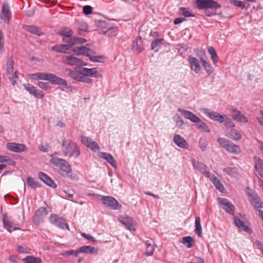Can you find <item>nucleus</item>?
Returning <instances> with one entry per match:
<instances>
[{
  "instance_id": "obj_1",
  "label": "nucleus",
  "mask_w": 263,
  "mask_h": 263,
  "mask_svg": "<svg viewBox=\"0 0 263 263\" xmlns=\"http://www.w3.org/2000/svg\"><path fill=\"white\" fill-rule=\"evenodd\" d=\"M86 41L84 38L74 35L72 31L67 28V53H68V50L72 51L78 55H83L89 57L92 62H100L103 57L94 55L95 52L86 46H77L72 48L74 46L81 45Z\"/></svg>"
},
{
  "instance_id": "obj_2",
  "label": "nucleus",
  "mask_w": 263,
  "mask_h": 263,
  "mask_svg": "<svg viewBox=\"0 0 263 263\" xmlns=\"http://www.w3.org/2000/svg\"><path fill=\"white\" fill-rule=\"evenodd\" d=\"M69 76L72 79L79 81L81 79V74L90 75L91 77L101 78V75L97 70L96 68H87L83 67H77L74 70H68Z\"/></svg>"
},
{
  "instance_id": "obj_3",
  "label": "nucleus",
  "mask_w": 263,
  "mask_h": 263,
  "mask_svg": "<svg viewBox=\"0 0 263 263\" xmlns=\"http://www.w3.org/2000/svg\"><path fill=\"white\" fill-rule=\"evenodd\" d=\"M217 142L222 147L224 148L229 153L238 154L241 152L239 146L234 144L228 139L223 138H218Z\"/></svg>"
},
{
  "instance_id": "obj_4",
  "label": "nucleus",
  "mask_w": 263,
  "mask_h": 263,
  "mask_svg": "<svg viewBox=\"0 0 263 263\" xmlns=\"http://www.w3.org/2000/svg\"><path fill=\"white\" fill-rule=\"evenodd\" d=\"M40 78L41 80L48 81L53 85H61L66 86V81L57 77L53 73L40 72Z\"/></svg>"
},
{
  "instance_id": "obj_5",
  "label": "nucleus",
  "mask_w": 263,
  "mask_h": 263,
  "mask_svg": "<svg viewBox=\"0 0 263 263\" xmlns=\"http://www.w3.org/2000/svg\"><path fill=\"white\" fill-rule=\"evenodd\" d=\"M14 61L11 58L7 60L6 63L7 66V74L9 80L11 82L12 85H15L16 83V80L18 79V72L17 71H14L13 66L14 65Z\"/></svg>"
},
{
  "instance_id": "obj_6",
  "label": "nucleus",
  "mask_w": 263,
  "mask_h": 263,
  "mask_svg": "<svg viewBox=\"0 0 263 263\" xmlns=\"http://www.w3.org/2000/svg\"><path fill=\"white\" fill-rule=\"evenodd\" d=\"M196 4L199 9H211L216 10L221 6L214 0H196Z\"/></svg>"
},
{
  "instance_id": "obj_7",
  "label": "nucleus",
  "mask_w": 263,
  "mask_h": 263,
  "mask_svg": "<svg viewBox=\"0 0 263 263\" xmlns=\"http://www.w3.org/2000/svg\"><path fill=\"white\" fill-rule=\"evenodd\" d=\"M3 223L4 228L9 232L20 229V227L22 226L21 223L14 222L12 220L11 217L8 216L6 214H3Z\"/></svg>"
},
{
  "instance_id": "obj_8",
  "label": "nucleus",
  "mask_w": 263,
  "mask_h": 263,
  "mask_svg": "<svg viewBox=\"0 0 263 263\" xmlns=\"http://www.w3.org/2000/svg\"><path fill=\"white\" fill-rule=\"evenodd\" d=\"M102 203L110 209L116 210L121 208V205L111 196H103L101 198Z\"/></svg>"
},
{
  "instance_id": "obj_9",
  "label": "nucleus",
  "mask_w": 263,
  "mask_h": 263,
  "mask_svg": "<svg viewBox=\"0 0 263 263\" xmlns=\"http://www.w3.org/2000/svg\"><path fill=\"white\" fill-rule=\"evenodd\" d=\"M67 145V156L69 157H74L78 158L80 155V150L76 144L71 141H68Z\"/></svg>"
},
{
  "instance_id": "obj_10",
  "label": "nucleus",
  "mask_w": 263,
  "mask_h": 263,
  "mask_svg": "<svg viewBox=\"0 0 263 263\" xmlns=\"http://www.w3.org/2000/svg\"><path fill=\"white\" fill-rule=\"evenodd\" d=\"M218 202L226 212L232 215H234L235 206L228 199L219 198Z\"/></svg>"
},
{
  "instance_id": "obj_11",
  "label": "nucleus",
  "mask_w": 263,
  "mask_h": 263,
  "mask_svg": "<svg viewBox=\"0 0 263 263\" xmlns=\"http://www.w3.org/2000/svg\"><path fill=\"white\" fill-rule=\"evenodd\" d=\"M57 154L55 153L54 154L50 155L49 156L52 157L50 162V163L57 167L59 168L63 171H66V160L65 159L54 157V155Z\"/></svg>"
},
{
  "instance_id": "obj_12",
  "label": "nucleus",
  "mask_w": 263,
  "mask_h": 263,
  "mask_svg": "<svg viewBox=\"0 0 263 263\" xmlns=\"http://www.w3.org/2000/svg\"><path fill=\"white\" fill-rule=\"evenodd\" d=\"M25 89L31 95H33L35 98L38 99H42L44 97V93L41 91H37L35 87L30 84H26L23 85Z\"/></svg>"
},
{
  "instance_id": "obj_13",
  "label": "nucleus",
  "mask_w": 263,
  "mask_h": 263,
  "mask_svg": "<svg viewBox=\"0 0 263 263\" xmlns=\"http://www.w3.org/2000/svg\"><path fill=\"white\" fill-rule=\"evenodd\" d=\"M230 110L232 114V117L234 120H236L238 122H248L247 118L236 108L232 107L230 109Z\"/></svg>"
},
{
  "instance_id": "obj_14",
  "label": "nucleus",
  "mask_w": 263,
  "mask_h": 263,
  "mask_svg": "<svg viewBox=\"0 0 263 263\" xmlns=\"http://www.w3.org/2000/svg\"><path fill=\"white\" fill-rule=\"evenodd\" d=\"M7 148L15 153H21L27 149L26 146L24 144L10 142L7 144Z\"/></svg>"
},
{
  "instance_id": "obj_15",
  "label": "nucleus",
  "mask_w": 263,
  "mask_h": 263,
  "mask_svg": "<svg viewBox=\"0 0 263 263\" xmlns=\"http://www.w3.org/2000/svg\"><path fill=\"white\" fill-rule=\"evenodd\" d=\"M178 111L180 112L185 118L190 120L192 122L198 123V122L200 121V119L196 115L190 111L181 108H178Z\"/></svg>"
},
{
  "instance_id": "obj_16",
  "label": "nucleus",
  "mask_w": 263,
  "mask_h": 263,
  "mask_svg": "<svg viewBox=\"0 0 263 263\" xmlns=\"http://www.w3.org/2000/svg\"><path fill=\"white\" fill-rule=\"evenodd\" d=\"M178 111L180 112L185 118L190 120L192 122L198 123V122L200 121V119L196 115L190 111L181 108H178Z\"/></svg>"
},
{
  "instance_id": "obj_17",
  "label": "nucleus",
  "mask_w": 263,
  "mask_h": 263,
  "mask_svg": "<svg viewBox=\"0 0 263 263\" xmlns=\"http://www.w3.org/2000/svg\"><path fill=\"white\" fill-rule=\"evenodd\" d=\"M49 221L51 223L56 225L62 229H64L66 227L65 219L59 217L57 215H51L49 218Z\"/></svg>"
},
{
  "instance_id": "obj_18",
  "label": "nucleus",
  "mask_w": 263,
  "mask_h": 263,
  "mask_svg": "<svg viewBox=\"0 0 263 263\" xmlns=\"http://www.w3.org/2000/svg\"><path fill=\"white\" fill-rule=\"evenodd\" d=\"M48 214L46 208L41 207L35 213L33 220L36 224H39Z\"/></svg>"
},
{
  "instance_id": "obj_19",
  "label": "nucleus",
  "mask_w": 263,
  "mask_h": 263,
  "mask_svg": "<svg viewBox=\"0 0 263 263\" xmlns=\"http://www.w3.org/2000/svg\"><path fill=\"white\" fill-rule=\"evenodd\" d=\"M11 16V12L7 3H4L2 6L1 18L5 23H9Z\"/></svg>"
},
{
  "instance_id": "obj_20",
  "label": "nucleus",
  "mask_w": 263,
  "mask_h": 263,
  "mask_svg": "<svg viewBox=\"0 0 263 263\" xmlns=\"http://www.w3.org/2000/svg\"><path fill=\"white\" fill-rule=\"evenodd\" d=\"M188 62L190 64L191 68L196 73H198L201 70V66L199 60L191 55L188 57Z\"/></svg>"
},
{
  "instance_id": "obj_21",
  "label": "nucleus",
  "mask_w": 263,
  "mask_h": 263,
  "mask_svg": "<svg viewBox=\"0 0 263 263\" xmlns=\"http://www.w3.org/2000/svg\"><path fill=\"white\" fill-rule=\"evenodd\" d=\"M67 65H75L79 67L82 65H86L87 63L73 55H67Z\"/></svg>"
},
{
  "instance_id": "obj_22",
  "label": "nucleus",
  "mask_w": 263,
  "mask_h": 263,
  "mask_svg": "<svg viewBox=\"0 0 263 263\" xmlns=\"http://www.w3.org/2000/svg\"><path fill=\"white\" fill-rule=\"evenodd\" d=\"M250 200L252 205L258 211V209L261 207L262 202L259 197L255 193H249Z\"/></svg>"
},
{
  "instance_id": "obj_23",
  "label": "nucleus",
  "mask_w": 263,
  "mask_h": 263,
  "mask_svg": "<svg viewBox=\"0 0 263 263\" xmlns=\"http://www.w3.org/2000/svg\"><path fill=\"white\" fill-rule=\"evenodd\" d=\"M204 113L211 119L222 123L224 120V115H220L217 112L210 111L208 109H205Z\"/></svg>"
},
{
  "instance_id": "obj_24",
  "label": "nucleus",
  "mask_w": 263,
  "mask_h": 263,
  "mask_svg": "<svg viewBox=\"0 0 263 263\" xmlns=\"http://www.w3.org/2000/svg\"><path fill=\"white\" fill-rule=\"evenodd\" d=\"M100 158H102L106 160L112 167L116 168L117 167V163L115 158L112 155L107 153H100L98 154Z\"/></svg>"
},
{
  "instance_id": "obj_25",
  "label": "nucleus",
  "mask_w": 263,
  "mask_h": 263,
  "mask_svg": "<svg viewBox=\"0 0 263 263\" xmlns=\"http://www.w3.org/2000/svg\"><path fill=\"white\" fill-rule=\"evenodd\" d=\"M132 49L134 51L138 53L142 52L144 50L143 43L141 36H138L133 42Z\"/></svg>"
},
{
  "instance_id": "obj_26",
  "label": "nucleus",
  "mask_w": 263,
  "mask_h": 263,
  "mask_svg": "<svg viewBox=\"0 0 263 263\" xmlns=\"http://www.w3.org/2000/svg\"><path fill=\"white\" fill-rule=\"evenodd\" d=\"M234 223L238 228L242 229L244 231L251 234L252 232L251 228L248 226L245 225V222L237 217L234 216L233 218Z\"/></svg>"
},
{
  "instance_id": "obj_27",
  "label": "nucleus",
  "mask_w": 263,
  "mask_h": 263,
  "mask_svg": "<svg viewBox=\"0 0 263 263\" xmlns=\"http://www.w3.org/2000/svg\"><path fill=\"white\" fill-rule=\"evenodd\" d=\"M38 177L43 182L49 186L53 188L56 187V184L54 181L43 172H39L38 173Z\"/></svg>"
},
{
  "instance_id": "obj_28",
  "label": "nucleus",
  "mask_w": 263,
  "mask_h": 263,
  "mask_svg": "<svg viewBox=\"0 0 263 263\" xmlns=\"http://www.w3.org/2000/svg\"><path fill=\"white\" fill-rule=\"evenodd\" d=\"M173 141L178 147L180 148H187V143L185 139L179 135H175L173 138Z\"/></svg>"
},
{
  "instance_id": "obj_29",
  "label": "nucleus",
  "mask_w": 263,
  "mask_h": 263,
  "mask_svg": "<svg viewBox=\"0 0 263 263\" xmlns=\"http://www.w3.org/2000/svg\"><path fill=\"white\" fill-rule=\"evenodd\" d=\"M254 160L255 170L258 173L259 175L263 178V161L257 156H255Z\"/></svg>"
},
{
  "instance_id": "obj_30",
  "label": "nucleus",
  "mask_w": 263,
  "mask_h": 263,
  "mask_svg": "<svg viewBox=\"0 0 263 263\" xmlns=\"http://www.w3.org/2000/svg\"><path fill=\"white\" fill-rule=\"evenodd\" d=\"M226 136L233 140H239L241 138V135L236 129L231 128L229 132H227Z\"/></svg>"
},
{
  "instance_id": "obj_31",
  "label": "nucleus",
  "mask_w": 263,
  "mask_h": 263,
  "mask_svg": "<svg viewBox=\"0 0 263 263\" xmlns=\"http://www.w3.org/2000/svg\"><path fill=\"white\" fill-rule=\"evenodd\" d=\"M146 251L145 252V255L147 256H151L153 255L155 243L152 240H147L145 242Z\"/></svg>"
},
{
  "instance_id": "obj_32",
  "label": "nucleus",
  "mask_w": 263,
  "mask_h": 263,
  "mask_svg": "<svg viewBox=\"0 0 263 263\" xmlns=\"http://www.w3.org/2000/svg\"><path fill=\"white\" fill-rule=\"evenodd\" d=\"M98 250V249L89 246H84L79 248V252L83 253L95 254Z\"/></svg>"
},
{
  "instance_id": "obj_33",
  "label": "nucleus",
  "mask_w": 263,
  "mask_h": 263,
  "mask_svg": "<svg viewBox=\"0 0 263 263\" xmlns=\"http://www.w3.org/2000/svg\"><path fill=\"white\" fill-rule=\"evenodd\" d=\"M24 28L29 32L37 36H40L43 34V32L41 30L35 26H25Z\"/></svg>"
},
{
  "instance_id": "obj_34",
  "label": "nucleus",
  "mask_w": 263,
  "mask_h": 263,
  "mask_svg": "<svg viewBox=\"0 0 263 263\" xmlns=\"http://www.w3.org/2000/svg\"><path fill=\"white\" fill-rule=\"evenodd\" d=\"M120 221L129 230L134 229L133 224V219L130 217H122L120 219Z\"/></svg>"
},
{
  "instance_id": "obj_35",
  "label": "nucleus",
  "mask_w": 263,
  "mask_h": 263,
  "mask_svg": "<svg viewBox=\"0 0 263 263\" xmlns=\"http://www.w3.org/2000/svg\"><path fill=\"white\" fill-rule=\"evenodd\" d=\"M200 61L207 74L208 75L211 74L213 72V69L210 63L206 61L205 59L204 58H201Z\"/></svg>"
},
{
  "instance_id": "obj_36",
  "label": "nucleus",
  "mask_w": 263,
  "mask_h": 263,
  "mask_svg": "<svg viewBox=\"0 0 263 263\" xmlns=\"http://www.w3.org/2000/svg\"><path fill=\"white\" fill-rule=\"evenodd\" d=\"M163 39H157L152 41L151 43V49L155 51H157L161 45L163 44Z\"/></svg>"
},
{
  "instance_id": "obj_37",
  "label": "nucleus",
  "mask_w": 263,
  "mask_h": 263,
  "mask_svg": "<svg viewBox=\"0 0 263 263\" xmlns=\"http://www.w3.org/2000/svg\"><path fill=\"white\" fill-rule=\"evenodd\" d=\"M223 171L229 176L237 177L239 175L238 169L236 167H228L223 169Z\"/></svg>"
},
{
  "instance_id": "obj_38",
  "label": "nucleus",
  "mask_w": 263,
  "mask_h": 263,
  "mask_svg": "<svg viewBox=\"0 0 263 263\" xmlns=\"http://www.w3.org/2000/svg\"><path fill=\"white\" fill-rule=\"evenodd\" d=\"M192 162L193 165L195 168H196L202 173H205L206 167L203 163L199 161H197L194 159H193Z\"/></svg>"
},
{
  "instance_id": "obj_39",
  "label": "nucleus",
  "mask_w": 263,
  "mask_h": 263,
  "mask_svg": "<svg viewBox=\"0 0 263 263\" xmlns=\"http://www.w3.org/2000/svg\"><path fill=\"white\" fill-rule=\"evenodd\" d=\"M195 232L199 237L202 236V228L200 224V218L199 217H197L195 218Z\"/></svg>"
},
{
  "instance_id": "obj_40",
  "label": "nucleus",
  "mask_w": 263,
  "mask_h": 263,
  "mask_svg": "<svg viewBox=\"0 0 263 263\" xmlns=\"http://www.w3.org/2000/svg\"><path fill=\"white\" fill-rule=\"evenodd\" d=\"M71 171V166L67 162V179L69 178L72 181L77 180L78 179L77 175L72 174Z\"/></svg>"
},
{
  "instance_id": "obj_41",
  "label": "nucleus",
  "mask_w": 263,
  "mask_h": 263,
  "mask_svg": "<svg viewBox=\"0 0 263 263\" xmlns=\"http://www.w3.org/2000/svg\"><path fill=\"white\" fill-rule=\"evenodd\" d=\"M231 4H233L234 6L240 8L241 9H246L249 6V4L247 5V3L245 2H241L237 0H231L230 1Z\"/></svg>"
},
{
  "instance_id": "obj_42",
  "label": "nucleus",
  "mask_w": 263,
  "mask_h": 263,
  "mask_svg": "<svg viewBox=\"0 0 263 263\" xmlns=\"http://www.w3.org/2000/svg\"><path fill=\"white\" fill-rule=\"evenodd\" d=\"M51 50L59 53H66V45L60 44L52 46Z\"/></svg>"
},
{
  "instance_id": "obj_43",
  "label": "nucleus",
  "mask_w": 263,
  "mask_h": 263,
  "mask_svg": "<svg viewBox=\"0 0 263 263\" xmlns=\"http://www.w3.org/2000/svg\"><path fill=\"white\" fill-rule=\"evenodd\" d=\"M23 261L26 263H41V262L39 258L32 256H27L26 258L23 259Z\"/></svg>"
},
{
  "instance_id": "obj_44",
  "label": "nucleus",
  "mask_w": 263,
  "mask_h": 263,
  "mask_svg": "<svg viewBox=\"0 0 263 263\" xmlns=\"http://www.w3.org/2000/svg\"><path fill=\"white\" fill-rule=\"evenodd\" d=\"M193 241L194 239L192 237L185 236L182 238L181 242L186 245L187 248H190L193 246L192 241Z\"/></svg>"
},
{
  "instance_id": "obj_45",
  "label": "nucleus",
  "mask_w": 263,
  "mask_h": 263,
  "mask_svg": "<svg viewBox=\"0 0 263 263\" xmlns=\"http://www.w3.org/2000/svg\"><path fill=\"white\" fill-rule=\"evenodd\" d=\"M208 51L211 55V59L213 61L217 62L218 61V56L214 48L212 46H209L208 48Z\"/></svg>"
},
{
  "instance_id": "obj_46",
  "label": "nucleus",
  "mask_w": 263,
  "mask_h": 263,
  "mask_svg": "<svg viewBox=\"0 0 263 263\" xmlns=\"http://www.w3.org/2000/svg\"><path fill=\"white\" fill-rule=\"evenodd\" d=\"M27 182L28 185L31 188L40 187L39 183L31 177H28L27 178Z\"/></svg>"
},
{
  "instance_id": "obj_47",
  "label": "nucleus",
  "mask_w": 263,
  "mask_h": 263,
  "mask_svg": "<svg viewBox=\"0 0 263 263\" xmlns=\"http://www.w3.org/2000/svg\"><path fill=\"white\" fill-rule=\"evenodd\" d=\"M104 33L108 37L115 36L117 34V29L116 28H110L104 31Z\"/></svg>"
},
{
  "instance_id": "obj_48",
  "label": "nucleus",
  "mask_w": 263,
  "mask_h": 263,
  "mask_svg": "<svg viewBox=\"0 0 263 263\" xmlns=\"http://www.w3.org/2000/svg\"><path fill=\"white\" fill-rule=\"evenodd\" d=\"M179 14L184 15L185 17L193 16L190 11L184 7H180L179 9Z\"/></svg>"
},
{
  "instance_id": "obj_49",
  "label": "nucleus",
  "mask_w": 263,
  "mask_h": 263,
  "mask_svg": "<svg viewBox=\"0 0 263 263\" xmlns=\"http://www.w3.org/2000/svg\"><path fill=\"white\" fill-rule=\"evenodd\" d=\"M224 124L225 126L232 128L235 126V124L233 123L232 120L229 118L227 117L226 115H224Z\"/></svg>"
},
{
  "instance_id": "obj_50",
  "label": "nucleus",
  "mask_w": 263,
  "mask_h": 263,
  "mask_svg": "<svg viewBox=\"0 0 263 263\" xmlns=\"http://www.w3.org/2000/svg\"><path fill=\"white\" fill-rule=\"evenodd\" d=\"M213 183L215 186L216 188L220 192H222V190H224L223 185L217 178L215 179V180L213 182Z\"/></svg>"
},
{
  "instance_id": "obj_51",
  "label": "nucleus",
  "mask_w": 263,
  "mask_h": 263,
  "mask_svg": "<svg viewBox=\"0 0 263 263\" xmlns=\"http://www.w3.org/2000/svg\"><path fill=\"white\" fill-rule=\"evenodd\" d=\"M87 147L89 148L92 151L96 152L100 149L99 145L94 141H91L89 145H87Z\"/></svg>"
},
{
  "instance_id": "obj_52",
  "label": "nucleus",
  "mask_w": 263,
  "mask_h": 263,
  "mask_svg": "<svg viewBox=\"0 0 263 263\" xmlns=\"http://www.w3.org/2000/svg\"><path fill=\"white\" fill-rule=\"evenodd\" d=\"M87 77H91L90 75H84L83 74H81V79L79 81L85 82L86 83H91L92 82V80L90 78H88Z\"/></svg>"
},
{
  "instance_id": "obj_53",
  "label": "nucleus",
  "mask_w": 263,
  "mask_h": 263,
  "mask_svg": "<svg viewBox=\"0 0 263 263\" xmlns=\"http://www.w3.org/2000/svg\"><path fill=\"white\" fill-rule=\"evenodd\" d=\"M83 12L85 15H89L92 13V8L89 5H86L83 8Z\"/></svg>"
},
{
  "instance_id": "obj_54",
  "label": "nucleus",
  "mask_w": 263,
  "mask_h": 263,
  "mask_svg": "<svg viewBox=\"0 0 263 263\" xmlns=\"http://www.w3.org/2000/svg\"><path fill=\"white\" fill-rule=\"evenodd\" d=\"M199 145L202 151H204L206 148L207 143L205 140L200 139L199 141Z\"/></svg>"
},
{
  "instance_id": "obj_55",
  "label": "nucleus",
  "mask_w": 263,
  "mask_h": 263,
  "mask_svg": "<svg viewBox=\"0 0 263 263\" xmlns=\"http://www.w3.org/2000/svg\"><path fill=\"white\" fill-rule=\"evenodd\" d=\"M198 123H201V125H199V126H198V129H201L205 132H207V133L210 132V130L205 123L203 122L201 120H200V121Z\"/></svg>"
},
{
  "instance_id": "obj_56",
  "label": "nucleus",
  "mask_w": 263,
  "mask_h": 263,
  "mask_svg": "<svg viewBox=\"0 0 263 263\" xmlns=\"http://www.w3.org/2000/svg\"><path fill=\"white\" fill-rule=\"evenodd\" d=\"M82 142L87 147V145L90 144V142L92 140L89 137L82 136L81 137Z\"/></svg>"
},
{
  "instance_id": "obj_57",
  "label": "nucleus",
  "mask_w": 263,
  "mask_h": 263,
  "mask_svg": "<svg viewBox=\"0 0 263 263\" xmlns=\"http://www.w3.org/2000/svg\"><path fill=\"white\" fill-rule=\"evenodd\" d=\"M78 27L79 30L83 31H86L88 29V25L85 22L80 23Z\"/></svg>"
},
{
  "instance_id": "obj_58",
  "label": "nucleus",
  "mask_w": 263,
  "mask_h": 263,
  "mask_svg": "<svg viewBox=\"0 0 263 263\" xmlns=\"http://www.w3.org/2000/svg\"><path fill=\"white\" fill-rule=\"evenodd\" d=\"M196 54L197 56L200 59L201 58H205V52L204 50L200 48V49H197Z\"/></svg>"
},
{
  "instance_id": "obj_59",
  "label": "nucleus",
  "mask_w": 263,
  "mask_h": 263,
  "mask_svg": "<svg viewBox=\"0 0 263 263\" xmlns=\"http://www.w3.org/2000/svg\"><path fill=\"white\" fill-rule=\"evenodd\" d=\"M37 85L41 89H42L44 90H46L48 88V84L47 83L44 82H39L37 83Z\"/></svg>"
},
{
  "instance_id": "obj_60",
  "label": "nucleus",
  "mask_w": 263,
  "mask_h": 263,
  "mask_svg": "<svg viewBox=\"0 0 263 263\" xmlns=\"http://www.w3.org/2000/svg\"><path fill=\"white\" fill-rule=\"evenodd\" d=\"M81 236H83L86 239H87L89 240L95 241V239L93 238V237L90 235L86 234L85 233H81Z\"/></svg>"
},
{
  "instance_id": "obj_61",
  "label": "nucleus",
  "mask_w": 263,
  "mask_h": 263,
  "mask_svg": "<svg viewBox=\"0 0 263 263\" xmlns=\"http://www.w3.org/2000/svg\"><path fill=\"white\" fill-rule=\"evenodd\" d=\"M80 252H79V249L77 250H70L69 251H67V255H74L75 256H78Z\"/></svg>"
},
{
  "instance_id": "obj_62",
  "label": "nucleus",
  "mask_w": 263,
  "mask_h": 263,
  "mask_svg": "<svg viewBox=\"0 0 263 263\" xmlns=\"http://www.w3.org/2000/svg\"><path fill=\"white\" fill-rule=\"evenodd\" d=\"M17 251L21 253H25L27 252V249L24 246H18L17 247Z\"/></svg>"
},
{
  "instance_id": "obj_63",
  "label": "nucleus",
  "mask_w": 263,
  "mask_h": 263,
  "mask_svg": "<svg viewBox=\"0 0 263 263\" xmlns=\"http://www.w3.org/2000/svg\"><path fill=\"white\" fill-rule=\"evenodd\" d=\"M48 145L46 144V145H43V144H41L39 146V149L41 151L43 152H47L48 149Z\"/></svg>"
},
{
  "instance_id": "obj_64",
  "label": "nucleus",
  "mask_w": 263,
  "mask_h": 263,
  "mask_svg": "<svg viewBox=\"0 0 263 263\" xmlns=\"http://www.w3.org/2000/svg\"><path fill=\"white\" fill-rule=\"evenodd\" d=\"M5 160H6L5 162H7L9 165H13L15 164V162L13 160H11L7 156H5Z\"/></svg>"
}]
</instances>
